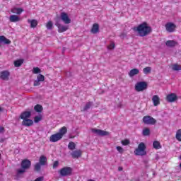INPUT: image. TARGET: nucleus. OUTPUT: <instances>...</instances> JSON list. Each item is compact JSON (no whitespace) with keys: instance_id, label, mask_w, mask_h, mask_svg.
<instances>
[{"instance_id":"obj_1","label":"nucleus","mask_w":181,"mask_h":181,"mask_svg":"<svg viewBox=\"0 0 181 181\" xmlns=\"http://www.w3.org/2000/svg\"><path fill=\"white\" fill-rule=\"evenodd\" d=\"M134 29L135 32H137L138 35L141 37L149 35V33L152 30L151 26H149V25L146 23H142Z\"/></svg>"},{"instance_id":"obj_2","label":"nucleus","mask_w":181,"mask_h":181,"mask_svg":"<svg viewBox=\"0 0 181 181\" xmlns=\"http://www.w3.org/2000/svg\"><path fill=\"white\" fill-rule=\"evenodd\" d=\"M21 168L17 170V177H19L21 175H23L26 170L30 169V166H32V162L28 159H24L21 161Z\"/></svg>"},{"instance_id":"obj_3","label":"nucleus","mask_w":181,"mask_h":181,"mask_svg":"<svg viewBox=\"0 0 181 181\" xmlns=\"http://www.w3.org/2000/svg\"><path fill=\"white\" fill-rule=\"evenodd\" d=\"M146 146L145 143L141 142L139 144L138 148L134 151V155L136 156H145L146 155Z\"/></svg>"},{"instance_id":"obj_4","label":"nucleus","mask_w":181,"mask_h":181,"mask_svg":"<svg viewBox=\"0 0 181 181\" xmlns=\"http://www.w3.org/2000/svg\"><path fill=\"white\" fill-rule=\"evenodd\" d=\"M60 176L66 177L67 176H71L73 173V169L70 167H64L59 171Z\"/></svg>"},{"instance_id":"obj_5","label":"nucleus","mask_w":181,"mask_h":181,"mask_svg":"<svg viewBox=\"0 0 181 181\" xmlns=\"http://www.w3.org/2000/svg\"><path fill=\"white\" fill-rule=\"evenodd\" d=\"M148 88V83L145 81L138 82L135 85L136 91L141 92L144 91V90H146Z\"/></svg>"},{"instance_id":"obj_6","label":"nucleus","mask_w":181,"mask_h":181,"mask_svg":"<svg viewBox=\"0 0 181 181\" xmlns=\"http://www.w3.org/2000/svg\"><path fill=\"white\" fill-rule=\"evenodd\" d=\"M143 122L146 125H155V124H156V119L149 115H147L143 117Z\"/></svg>"},{"instance_id":"obj_7","label":"nucleus","mask_w":181,"mask_h":181,"mask_svg":"<svg viewBox=\"0 0 181 181\" xmlns=\"http://www.w3.org/2000/svg\"><path fill=\"white\" fill-rule=\"evenodd\" d=\"M165 30H167L169 33H173V32H176V24L172 22H168L165 24Z\"/></svg>"},{"instance_id":"obj_8","label":"nucleus","mask_w":181,"mask_h":181,"mask_svg":"<svg viewBox=\"0 0 181 181\" xmlns=\"http://www.w3.org/2000/svg\"><path fill=\"white\" fill-rule=\"evenodd\" d=\"M60 18L62 22H64V23H65L66 25H69V23H71V18H70V17L69 16V14H67L65 12L61 13Z\"/></svg>"},{"instance_id":"obj_9","label":"nucleus","mask_w":181,"mask_h":181,"mask_svg":"<svg viewBox=\"0 0 181 181\" xmlns=\"http://www.w3.org/2000/svg\"><path fill=\"white\" fill-rule=\"evenodd\" d=\"M92 132L96 135H98L99 136H107V135H110V132L101 130L100 129H92Z\"/></svg>"},{"instance_id":"obj_10","label":"nucleus","mask_w":181,"mask_h":181,"mask_svg":"<svg viewBox=\"0 0 181 181\" xmlns=\"http://www.w3.org/2000/svg\"><path fill=\"white\" fill-rule=\"evenodd\" d=\"M42 81H45V76L39 74L37 76V80L34 81V87H37V86H40V83H42Z\"/></svg>"},{"instance_id":"obj_11","label":"nucleus","mask_w":181,"mask_h":181,"mask_svg":"<svg viewBox=\"0 0 181 181\" xmlns=\"http://www.w3.org/2000/svg\"><path fill=\"white\" fill-rule=\"evenodd\" d=\"M9 76H11V74L8 71L0 72V78L4 81H8V80H9Z\"/></svg>"},{"instance_id":"obj_12","label":"nucleus","mask_w":181,"mask_h":181,"mask_svg":"<svg viewBox=\"0 0 181 181\" xmlns=\"http://www.w3.org/2000/svg\"><path fill=\"white\" fill-rule=\"evenodd\" d=\"M55 25L58 28L59 33H63V32H66V30H69L68 25H62L59 23H57Z\"/></svg>"},{"instance_id":"obj_13","label":"nucleus","mask_w":181,"mask_h":181,"mask_svg":"<svg viewBox=\"0 0 181 181\" xmlns=\"http://www.w3.org/2000/svg\"><path fill=\"white\" fill-rule=\"evenodd\" d=\"M63 138L61 134H59L58 133H56L54 134H52L49 137L50 142H57V141H60Z\"/></svg>"},{"instance_id":"obj_14","label":"nucleus","mask_w":181,"mask_h":181,"mask_svg":"<svg viewBox=\"0 0 181 181\" xmlns=\"http://www.w3.org/2000/svg\"><path fill=\"white\" fill-rule=\"evenodd\" d=\"M166 100L168 103H175L177 100V95L175 93H170L167 95Z\"/></svg>"},{"instance_id":"obj_15","label":"nucleus","mask_w":181,"mask_h":181,"mask_svg":"<svg viewBox=\"0 0 181 181\" xmlns=\"http://www.w3.org/2000/svg\"><path fill=\"white\" fill-rule=\"evenodd\" d=\"M28 23L30 24V28H31L32 29H35V28H36V26H37V20H35V19H28L27 20Z\"/></svg>"},{"instance_id":"obj_16","label":"nucleus","mask_w":181,"mask_h":181,"mask_svg":"<svg viewBox=\"0 0 181 181\" xmlns=\"http://www.w3.org/2000/svg\"><path fill=\"white\" fill-rule=\"evenodd\" d=\"M30 115H32L31 112L25 111L21 113V115H20V118L23 120L28 119V118H30Z\"/></svg>"},{"instance_id":"obj_17","label":"nucleus","mask_w":181,"mask_h":181,"mask_svg":"<svg viewBox=\"0 0 181 181\" xmlns=\"http://www.w3.org/2000/svg\"><path fill=\"white\" fill-rule=\"evenodd\" d=\"M91 33L95 35L100 32V25L97 23H94L90 30Z\"/></svg>"},{"instance_id":"obj_18","label":"nucleus","mask_w":181,"mask_h":181,"mask_svg":"<svg viewBox=\"0 0 181 181\" xmlns=\"http://www.w3.org/2000/svg\"><path fill=\"white\" fill-rule=\"evenodd\" d=\"M22 125L23 127H32V125H33V120L30 119H25L23 120Z\"/></svg>"},{"instance_id":"obj_19","label":"nucleus","mask_w":181,"mask_h":181,"mask_svg":"<svg viewBox=\"0 0 181 181\" xmlns=\"http://www.w3.org/2000/svg\"><path fill=\"white\" fill-rule=\"evenodd\" d=\"M159 96L157 95H155L152 98V101L153 103L154 107H157V105H159L160 104Z\"/></svg>"},{"instance_id":"obj_20","label":"nucleus","mask_w":181,"mask_h":181,"mask_svg":"<svg viewBox=\"0 0 181 181\" xmlns=\"http://www.w3.org/2000/svg\"><path fill=\"white\" fill-rule=\"evenodd\" d=\"M39 163L42 166H45L46 165H47V158H46V156H41L40 157Z\"/></svg>"},{"instance_id":"obj_21","label":"nucleus","mask_w":181,"mask_h":181,"mask_svg":"<svg viewBox=\"0 0 181 181\" xmlns=\"http://www.w3.org/2000/svg\"><path fill=\"white\" fill-rule=\"evenodd\" d=\"M0 43H4V45H11V40L6 38L5 36H0Z\"/></svg>"},{"instance_id":"obj_22","label":"nucleus","mask_w":181,"mask_h":181,"mask_svg":"<svg viewBox=\"0 0 181 181\" xmlns=\"http://www.w3.org/2000/svg\"><path fill=\"white\" fill-rule=\"evenodd\" d=\"M71 155L74 159L80 158L81 156V151L78 150V151H74L72 153H71Z\"/></svg>"},{"instance_id":"obj_23","label":"nucleus","mask_w":181,"mask_h":181,"mask_svg":"<svg viewBox=\"0 0 181 181\" xmlns=\"http://www.w3.org/2000/svg\"><path fill=\"white\" fill-rule=\"evenodd\" d=\"M9 21H10V22L16 23V22H19V21H21V18H19V16H18L16 15H11L9 17Z\"/></svg>"},{"instance_id":"obj_24","label":"nucleus","mask_w":181,"mask_h":181,"mask_svg":"<svg viewBox=\"0 0 181 181\" xmlns=\"http://www.w3.org/2000/svg\"><path fill=\"white\" fill-rule=\"evenodd\" d=\"M12 13H16V15H21L23 12V8L14 7L11 9Z\"/></svg>"},{"instance_id":"obj_25","label":"nucleus","mask_w":181,"mask_h":181,"mask_svg":"<svg viewBox=\"0 0 181 181\" xmlns=\"http://www.w3.org/2000/svg\"><path fill=\"white\" fill-rule=\"evenodd\" d=\"M136 74H139V69H133L129 72V77H134V76H136Z\"/></svg>"},{"instance_id":"obj_26","label":"nucleus","mask_w":181,"mask_h":181,"mask_svg":"<svg viewBox=\"0 0 181 181\" xmlns=\"http://www.w3.org/2000/svg\"><path fill=\"white\" fill-rule=\"evenodd\" d=\"M65 134H67V128L66 127H63L59 129L58 134L61 135V136L63 138V136L65 135Z\"/></svg>"},{"instance_id":"obj_27","label":"nucleus","mask_w":181,"mask_h":181,"mask_svg":"<svg viewBox=\"0 0 181 181\" xmlns=\"http://www.w3.org/2000/svg\"><path fill=\"white\" fill-rule=\"evenodd\" d=\"M166 46H177L179 43H177L175 40H168L165 42Z\"/></svg>"},{"instance_id":"obj_28","label":"nucleus","mask_w":181,"mask_h":181,"mask_svg":"<svg viewBox=\"0 0 181 181\" xmlns=\"http://www.w3.org/2000/svg\"><path fill=\"white\" fill-rule=\"evenodd\" d=\"M34 110L36 112H42L43 111V107L41 105L37 104L34 107Z\"/></svg>"},{"instance_id":"obj_29","label":"nucleus","mask_w":181,"mask_h":181,"mask_svg":"<svg viewBox=\"0 0 181 181\" xmlns=\"http://www.w3.org/2000/svg\"><path fill=\"white\" fill-rule=\"evenodd\" d=\"M23 64V59H18L14 61L15 67H21Z\"/></svg>"},{"instance_id":"obj_30","label":"nucleus","mask_w":181,"mask_h":181,"mask_svg":"<svg viewBox=\"0 0 181 181\" xmlns=\"http://www.w3.org/2000/svg\"><path fill=\"white\" fill-rule=\"evenodd\" d=\"M92 106H93V102H88L82 111L83 112L88 111V110H90V108H91Z\"/></svg>"},{"instance_id":"obj_31","label":"nucleus","mask_w":181,"mask_h":181,"mask_svg":"<svg viewBox=\"0 0 181 181\" xmlns=\"http://www.w3.org/2000/svg\"><path fill=\"white\" fill-rule=\"evenodd\" d=\"M172 70H173V71H180V70H181V65L174 64L172 66Z\"/></svg>"},{"instance_id":"obj_32","label":"nucleus","mask_w":181,"mask_h":181,"mask_svg":"<svg viewBox=\"0 0 181 181\" xmlns=\"http://www.w3.org/2000/svg\"><path fill=\"white\" fill-rule=\"evenodd\" d=\"M153 146L154 149H160V148H162V146H160V143H159V141H157L153 143Z\"/></svg>"},{"instance_id":"obj_33","label":"nucleus","mask_w":181,"mask_h":181,"mask_svg":"<svg viewBox=\"0 0 181 181\" xmlns=\"http://www.w3.org/2000/svg\"><path fill=\"white\" fill-rule=\"evenodd\" d=\"M68 148L70 151H74V149H76V144L73 141L69 142Z\"/></svg>"},{"instance_id":"obj_34","label":"nucleus","mask_w":181,"mask_h":181,"mask_svg":"<svg viewBox=\"0 0 181 181\" xmlns=\"http://www.w3.org/2000/svg\"><path fill=\"white\" fill-rule=\"evenodd\" d=\"M142 134H143L144 136H148L151 134V129H149V128H146V129H143Z\"/></svg>"},{"instance_id":"obj_35","label":"nucleus","mask_w":181,"mask_h":181,"mask_svg":"<svg viewBox=\"0 0 181 181\" xmlns=\"http://www.w3.org/2000/svg\"><path fill=\"white\" fill-rule=\"evenodd\" d=\"M175 138L177 141H179V142H181V129H178L177 131Z\"/></svg>"},{"instance_id":"obj_36","label":"nucleus","mask_w":181,"mask_h":181,"mask_svg":"<svg viewBox=\"0 0 181 181\" xmlns=\"http://www.w3.org/2000/svg\"><path fill=\"white\" fill-rule=\"evenodd\" d=\"M151 71H152V68H151L149 66H147L143 69V73L144 74H149V73H151Z\"/></svg>"},{"instance_id":"obj_37","label":"nucleus","mask_w":181,"mask_h":181,"mask_svg":"<svg viewBox=\"0 0 181 181\" xmlns=\"http://www.w3.org/2000/svg\"><path fill=\"white\" fill-rule=\"evenodd\" d=\"M46 28L49 30L53 29V23L52 21H48L46 24Z\"/></svg>"},{"instance_id":"obj_38","label":"nucleus","mask_w":181,"mask_h":181,"mask_svg":"<svg viewBox=\"0 0 181 181\" xmlns=\"http://www.w3.org/2000/svg\"><path fill=\"white\" fill-rule=\"evenodd\" d=\"M41 168H42V165H41V164L40 163H37L35 165V170H36V172H40Z\"/></svg>"},{"instance_id":"obj_39","label":"nucleus","mask_w":181,"mask_h":181,"mask_svg":"<svg viewBox=\"0 0 181 181\" xmlns=\"http://www.w3.org/2000/svg\"><path fill=\"white\" fill-rule=\"evenodd\" d=\"M40 121H42V115H40L34 117V122H35V124H37Z\"/></svg>"},{"instance_id":"obj_40","label":"nucleus","mask_w":181,"mask_h":181,"mask_svg":"<svg viewBox=\"0 0 181 181\" xmlns=\"http://www.w3.org/2000/svg\"><path fill=\"white\" fill-rule=\"evenodd\" d=\"M33 74H39V73H41V71L39 67H35L33 69Z\"/></svg>"},{"instance_id":"obj_41","label":"nucleus","mask_w":181,"mask_h":181,"mask_svg":"<svg viewBox=\"0 0 181 181\" xmlns=\"http://www.w3.org/2000/svg\"><path fill=\"white\" fill-rule=\"evenodd\" d=\"M122 145L127 146V145H129V140L128 139H125L122 141Z\"/></svg>"},{"instance_id":"obj_42","label":"nucleus","mask_w":181,"mask_h":181,"mask_svg":"<svg viewBox=\"0 0 181 181\" xmlns=\"http://www.w3.org/2000/svg\"><path fill=\"white\" fill-rule=\"evenodd\" d=\"M116 149L119 152V153H122V152H124V148L121 146H117Z\"/></svg>"},{"instance_id":"obj_43","label":"nucleus","mask_w":181,"mask_h":181,"mask_svg":"<svg viewBox=\"0 0 181 181\" xmlns=\"http://www.w3.org/2000/svg\"><path fill=\"white\" fill-rule=\"evenodd\" d=\"M59 166V161H55L53 164V169H56Z\"/></svg>"},{"instance_id":"obj_44","label":"nucleus","mask_w":181,"mask_h":181,"mask_svg":"<svg viewBox=\"0 0 181 181\" xmlns=\"http://www.w3.org/2000/svg\"><path fill=\"white\" fill-rule=\"evenodd\" d=\"M107 50H114V49H115V46H107Z\"/></svg>"},{"instance_id":"obj_45","label":"nucleus","mask_w":181,"mask_h":181,"mask_svg":"<svg viewBox=\"0 0 181 181\" xmlns=\"http://www.w3.org/2000/svg\"><path fill=\"white\" fill-rule=\"evenodd\" d=\"M5 132V128L4 127H0V134H4Z\"/></svg>"},{"instance_id":"obj_46","label":"nucleus","mask_w":181,"mask_h":181,"mask_svg":"<svg viewBox=\"0 0 181 181\" xmlns=\"http://www.w3.org/2000/svg\"><path fill=\"white\" fill-rule=\"evenodd\" d=\"M35 181H43V177H39L35 179Z\"/></svg>"},{"instance_id":"obj_47","label":"nucleus","mask_w":181,"mask_h":181,"mask_svg":"<svg viewBox=\"0 0 181 181\" xmlns=\"http://www.w3.org/2000/svg\"><path fill=\"white\" fill-rule=\"evenodd\" d=\"M6 141V138H0V143L3 144V142H5Z\"/></svg>"},{"instance_id":"obj_48","label":"nucleus","mask_w":181,"mask_h":181,"mask_svg":"<svg viewBox=\"0 0 181 181\" xmlns=\"http://www.w3.org/2000/svg\"><path fill=\"white\" fill-rule=\"evenodd\" d=\"M123 168L122 167H119L118 168V170H119V172H121V171H122L123 170Z\"/></svg>"},{"instance_id":"obj_49","label":"nucleus","mask_w":181,"mask_h":181,"mask_svg":"<svg viewBox=\"0 0 181 181\" xmlns=\"http://www.w3.org/2000/svg\"><path fill=\"white\" fill-rule=\"evenodd\" d=\"M66 76H67V77H70L71 76V73L67 72Z\"/></svg>"},{"instance_id":"obj_50","label":"nucleus","mask_w":181,"mask_h":181,"mask_svg":"<svg viewBox=\"0 0 181 181\" xmlns=\"http://www.w3.org/2000/svg\"><path fill=\"white\" fill-rule=\"evenodd\" d=\"M64 52H66V47L62 48V53H64Z\"/></svg>"},{"instance_id":"obj_51","label":"nucleus","mask_w":181,"mask_h":181,"mask_svg":"<svg viewBox=\"0 0 181 181\" xmlns=\"http://www.w3.org/2000/svg\"><path fill=\"white\" fill-rule=\"evenodd\" d=\"M110 46H115V43L112 42V43L110 44Z\"/></svg>"},{"instance_id":"obj_52","label":"nucleus","mask_w":181,"mask_h":181,"mask_svg":"<svg viewBox=\"0 0 181 181\" xmlns=\"http://www.w3.org/2000/svg\"><path fill=\"white\" fill-rule=\"evenodd\" d=\"M144 163H146V167L148 168V165H146V163H148V162L144 161Z\"/></svg>"},{"instance_id":"obj_53","label":"nucleus","mask_w":181,"mask_h":181,"mask_svg":"<svg viewBox=\"0 0 181 181\" xmlns=\"http://www.w3.org/2000/svg\"><path fill=\"white\" fill-rule=\"evenodd\" d=\"M1 111H2V108L1 107H0V112H1Z\"/></svg>"},{"instance_id":"obj_54","label":"nucleus","mask_w":181,"mask_h":181,"mask_svg":"<svg viewBox=\"0 0 181 181\" xmlns=\"http://www.w3.org/2000/svg\"><path fill=\"white\" fill-rule=\"evenodd\" d=\"M88 181H94L93 180H88Z\"/></svg>"},{"instance_id":"obj_55","label":"nucleus","mask_w":181,"mask_h":181,"mask_svg":"<svg viewBox=\"0 0 181 181\" xmlns=\"http://www.w3.org/2000/svg\"><path fill=\"white\" fill-rule=\"evenodd\" d=\"M180 160H181V155H180Z\"/></svg>"},{"instance_id":"obj_56","label":"nucleus","mask_w":181,"mask_h":181,"mask_svg":"<svg viewBox=\"0 0 181 181\" xmlns=\"http://www.w3.org/2000/svg\"><path fill=\"white\" fill-rule=\"evenodd\" d=\"M0 159H1V153H0Z\"/></svg>"}]
</instances>
